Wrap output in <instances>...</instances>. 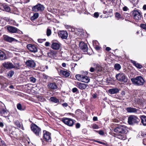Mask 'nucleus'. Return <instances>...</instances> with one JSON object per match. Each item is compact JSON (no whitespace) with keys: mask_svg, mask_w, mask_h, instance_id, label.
Returning a JSON list of instances; mask_svg holds the SVG:
<instances>
[{"mask_svg":"<svg viewBox=\"0 0 146 146\" xmlns=\"http://www.w3.org/2000/svg\"><path fill=\"white\" fill-rule=\"evenodd\" d=\"M113 126V129L114 131L117 133L116 137L120 139L125 140L126 139L125 134L127 133V127L125 126L121 125H117L115 127L113 126Z\"/></svg>","mask_w":146,"mask_h":146,"instance_id":"f257e3e1","label":"nucleus"},{"mask_svg":"<svg viewBox=\"0 0 146 146\" xmlns=\"http://www.w3.org/2000/svg\"><path fill=\"white\" fill-rule=\"evenodd\" d=\"M38 17V13H36L34 14L33 16L31 17V20L33 21L36 19Z\"/></svg>","mask_w":146,"mask_h":146,"instance_id":"c9c22d12","label":"nucleus"},{"mask_svg":"<svg viewBox=\"0 0 146 146\" xmlns=\"http://www.w3.org/2000/svg\"><path fill=\"white\" fill-rule=\"evenodd\" d=\"M131 62L133 64V65H134L137 68L141 69L142 68V65L140 64L137 63L136 62L132 60H131Z\"/></svg>","mask_w":146,"mask_h":146,"instance_id":"c85d7f7f","label":"nucleus"},{"mask_svg":"<svg viewBox=\"0 0 146 146\" xmlns=\"http://www.w3.org/2000/svg\"><path fill=\"white\" fill-rule=\"evenodd\" d=\"M99 16V14L98 12H95L94 14V17L96 18H97Z\"/></svg>","mask_w":146,"mask_h":146,"instance_id":"5fc2aeb1","label":"nucleus"},{"mask_svg":"<svg viewBox=\"0 0 146 146\" xmlns=\"http://www.w3.org/2000/svg\"><path fill=\"white\" fill-rule=\"evenodd\" d=\"M88 86V84H86L79 82L77 83V87L82 90L85 89Z\"/></svg>","mask_w":146,"mask_h":146,"instance_id":"6ab92c4d","label":"nucleus"},{"mask_svg":"<svg viewBox=\"0 0 146 146\" xmlns=\"http://www.w3.org/2000/svg\"><path fill=\"white\" fill-rule=\"evenodd\" d=\"M61 44L59 42H53L51 45V48L53 49L57 50L60 48Z\"/></svg>","mask_w":146,"mask_h":146,"instance_id":"412c9836","label":"nucleus"},{"mask_svg":"<svg viewBox=\"0 0 146 146\" xmlns=\"http://www.w3.org/2000/svg\"><path fill=\"white\" fill-rule=\"evenodd\" d=\"M113 121L115 122H118L119 121V120L118 119L115 118L113 119Z\"/></svg>","mask_w":146,"mask_h":146,"instance_id":"0e129e2a","label":"nucleus"},{"mask_svg":"<svg viewBox=\"0 0 146 146\" xmlns=\"http://www.w3.org/2000/svg\"><path fill=\"white\" fill-rule=\"evenodd\" d=\"M14 74V72L13 71L11 70L9 71L7 74V76L9 78L11 77Z\"/></svg>","mask_w":146,"mask_h":146,"instance_id":"a19ab883","label":"nucleus"},{"mask_svg":"<svg viewBox=\"0 0 146 146\" xmlns=\"http://www.w3.org/2000/svg\"><path fill=\"white\" fill-rule=\"evenodd\" d=\"M50 100L56 103H58L59 102V100L54 97H51L50 98Z\"/></svg>","mask_w":146,"mask_h":146,"instance_id":"72a5a7b5","label":"nucleus"},{"mask_svg":"<svg viewBox=\"0 0 146 146\" xmlns=\"http://www.w3.org/2000/svg\"><path fill=\"white\" fill-rule=\"evenodd\" d=\"M9 114V112L8 110L4 109V108L0 107V115L4 117L7 116Z\"/></svg>","mask_w":146,"mask_h":146,"instance_id":"f3484780","label":"nucleus"},{"mask_svg":"<svg viewBox=\"0 0 146 146\" xmlns=\"http://www.w3.org/2000/svg\"><path fill=\"white\" fill-rule=\"evenodd\" d=\"M131 81L134 85L137 86L143 85L144 83V80L141 76H138L135 78L131 79Z\"/></svg>","mask_w":146,"mask_h":146,"instance_id":"7ed1b4c3","label":"nucleus"},{"mask_svg":"<svg viewBox=\"0 0 146 146\" xmlns=\"http://www.w3.org/2000/svg\"><path fill=\"white\" fill-rule=\"evenodd\" d=\"M46 39H38V41L40 43H42L43 41H45Z\"/></svg>","mask_w":146,"mask_h":146,"instance_id":"4d7b16f0","label":"nucleus"},{"mask_svg":"<svg viewBox=\"0 0 146 146\" xmlns=\"http://www.w3.org/2000/svg\"><path fill=\"white\" fill-rule=\"evenodd\" d=\"M132 12L133 16L134 19L137 21L141 19L142 16L139 11L137 10H134Z\"/></svg>","mask_w":146,"mask_h":146,"instance_id":"6e6552de","label":"nucleus"},{"mask_svg":"<svg viewBox=\"0 0 146 146\" xmlns=\"http://www.w3.org/2000/svg\"><path fill=\"white\" fill-rule=\"evenodd\" d=\"M5 54L2 51L0 50V60H3L6 59Z\"/></svg>","mask_w":146,"mask_h":146,"instance_id":"7c9ffc66","label":"nucleus"},{"mask_svg":"<svg viewBox=\"0 0 146 146\" xmlns=\"http://www.w3.org/2000/svg\"><path fill=\"white\" fill-rule=\"evenodd\" d=\"M4 9L7 12H9L11 11V9L10 7L8 6L4 5H3Z\"/></svg>","mask_w":146,"mask_h":146,"instance_id":"e433bc0d","label":"nucleus"},{"mask_svg":"<svg viewBox=\"0 0 146 146\" xmlns=\"http://www.w3.org/2000/svg\"><path fill=\"white\" fill-rule=\"evenodd\" d=\"M141 27L146 31V24H142L140 25Z\"/></svg>","mask_w":146,"mask_h":146,"instance_id":"09e8293b","label":"nucleus"},{"mask_svg":"<svg viewBox=\"0 0 146 146\" xmlns=\"http://www.w3.org/2000/svg\"><path fill=\"white\" fill-rule=\"evenodd\" d=\"M7 29L9 32L11 33H18L19 30L15 27L9 26L7 27Z\"/></svg>","mask_w":146,"mask_h":146,"instance_id":"dca6fc26","label":"nucleus"},{"mask_svg":"<svg viewBox=\"0 0 146 146\" xmlns=\"http://www.w3.org/2000/svg\"><path fill=\"white\" fill-rule=\"evenodd\" d=\"M76 117L78 119L82 117L84 115V113L80 109L77 110L75 112Z\"/></svg>","mask_w":146,"mask_h":146,"instance_id":"a211bd4d","label":"nucleus"},{"mask_svg":"<svg viewBox=\"0 0 146 146\" xmlns=\"http://www.w3.org/2000/svg\"><path fill=\"white\" fill-rule=\"evenodd\" d=\"M92 127L93 129H98L99 128V126L96 124L94 125Z\"/></svg>","mask_w":146,"mask_h":146,"instance_id":"864d4df0","label":"nucleus"},{"mask_svg":"<svg viewBox=\"0 0 146 146\" xmlns=\"http://www.w3.org/2000/svg\"><path fill=\"white\" fill-rule=\"evenodd\" d=\"M82 76L80 74H77L76 76V78L78 80L81 81Z\"/></svg>","mask_w":146,"mask_h":146,"instance_id":"37998d69","label":"nucleus"},{"mask_svg":"<svg viewBox=\"0 0 146 146\" xmlns=\"http://www.w3.org/2000/svg\"><path fill=\"white\" fill-rule=\"evenodd\" d=\"M76 34L79 36V38L83 37L84 36V32L83 29L78 28L75 31Z\"/></svg>","mask_w":146,"mask_h":146,"instance_id":"ddd939ff","label":"nucleus"},{"mask_svg":"<svg viewBox=\"0 0 146 146\" xmlns=\"http://www.w3.org/2000/svg\"><path fill=\"white\" fill-rule=\"evenodd\" d=\"M46 33V35L48 36H50L51 34V30L48 28L47 29Z\"/></svg>","mask_w":146,"mask_h":146,"instance_id":"a18cd8bd","label":"nucleus"},{"mask_svg":"<svg viewBox=\"0 0 146 146\" xmlns=\"http://www.w3.org/2000/svg\"><path fill=\"white\" fill-rule=\"evenodd\" d=\"M38 100V101L41 102H43L46 100V99L42 96H41L37 97Z\"/></svg>","mask_w":146,"mask_h":146,"instance_id":"ea45409f","label":"nucleus"},{"mask_svg":"<svg viewBox=\"0 0 146 146\" xmlns=\"http://www.w3.org/2000/svg\"><path fill=\"white\" fill-rule=\"evenodd\" d=\"M139 121V119L137 117L134 115H131L128 118V122L130 125L137 124Z\"/></svg>","mask_w":146,"mask_h":146,"instance_id":"39448f33","label":"nucleus"},{"mask_svg":"<svg viewBox=\"0 0 146 146\" xmlns=\"http://www.w3.org/2000/svg\"><path fill=\"white\" fill-rule=\"evenodd\" d=\"M17 109L20 111H24L25 109V107L24 106H22L20 103L18 104H17Z\"/></svg>","mask_w":146,"mask_h":146,"instance_id":"473e14b6","label":"nucleus"},{"mask_svg":"<svg viewBox=\"0 0 146 146\" xmlns=\"http://www.w3.org/2000/svg\"><path fill=\"white\" fill-rule=\"evenodd\" d=\"M5 40L8 42H11L13 41L17 42L18 40L11 37H9L8 36H5L4 37Z\"/></svg>","mask_w":146,"mask_h":146,"instance_id":"5701e85b","label":"nucleus"},{"mask_svg":"<svg viewBox=\"0 0 146 146\" xmlns=\"http://www.w3.org/2000/svg\"><path fill=\"white\" fill-rule=\"evenodd\" d=\"M128 9V8L126 6H124L123 8V10L124 11H127Z\"/></svg>","mask_w":146,"mask_h":146,"instance_id":"680f3d73","label":"nucleus"},{"mask_svg":"<svg viewBox=\"0 0 146 146\" xmlns=\"http://www.w3.org/2000/svg\"><path fill=\"white\" fill-rule=\"evenodd\" d=\"M58 34L59 37L62 39H66L68 37V34L66 31H60Z\"/></svg>","mask_w":146,"mask_h":146,"instance_id":"f8f14e48","label":"nucleus"},{"mask_svg":"<svg viewBox=\"0 0 146 146\" xmlns=\"http://www.w3.org/2000/svg\"><path fill=\"white\" fill-rule=\"evenodd\" d=\"M114 68L117 70H119L121 68L120 65L119 64H116L114 65Z\"/></svg>","mask_w":146,"mask_h":146,"instance_id":"4c0bfd02","label":"nucleus"},{"mask_svg":"<svg viewBox=\"0 0 146 146\" xmlns=\"http://www.w3.org/2000/svg\"><path fill=\"white\" fill-rule=\"evenodd\" d=\"M106 9H105L104 10V11L103 13L104 14H106L108 13H110L112 12V9H109V10H107L106 11Z\"/></svg>","mask_w":146,"mask_h":146,"instance_id":"49530a36","label":"nucleus"},{"mask_svg":"<svg viewBox=\"0 0 146 146\" xmlns=\"http://www.w3.org/2000/svg\"><path fill=\"white\" fill-rule=\"evenodd\" d=\"M27 47L29 50L32 52H36L38 51L37 47L34 45L28 44L27 45Z\"/></svg>","mask_w":146,"mask_h":146,"instance_id":"4468645a","label":"nucleus"},{"mask_svg":"<svg viewBox=\"0 0 146 146\" xmlns=\"http://www.w3.org/2000/svg\"><path fill=\"white\" fill-rule=\"evenodd\" d=\"M119 91L117 88H113L110 89L108 90L109 93L111 94H113L118 93Z\"/></svg>","mask_w":146,"mask_h":146,"instance_id":"cd10ccee","label":"nucleus"},{"mask_svg":"<svg viewBox=\"0 0 146 146\" xmlns=\"http://www.w3.org/2000/svg\"><path fill=\"white\" fill-rule=\"evenodd\" d=\"M72 58L74 61H77L81 58V56L80 54L77 53L74 54L72 56Z\"/></svg>","mask_w":146,"mask_h":146,"instance_id":"393cba45","label":"nucleus"},{"mask_svg":"<svg viewBox=\"0 0 146 146\" xmlns=\"http://www.w3.org/2000/svg\"><path fill=\"white\" fill-rule=\"evenodd\" d=\"M93 45L94 46L97 45L98 44V42L96 40L94 41L93 42Z\"/></svg>","mask_w":146,"mask_h":146,"instance_id":"13d9d810","label":"nucleus"},{"mask_svg":"<svg viewBox=\"0 0 146 146\" xmlns=\"http://www.w3.org/2000/svg\"><path fill=\"white\" fill-rule=\"evenodd\" d=\"M5 131L11 137H12L11 135H14V134L15 133L11 129L10 127H7L6 129L5 130Z\"/></svg>","mask_w":146,"mask_h":146,"instance_id":"b1692460","label":"nucleus"},{"mask_svg":"<svg viewBox=\"0 0 146 146\" xmlns=\"http://www.w3.org/2000/svg\"><path fill=\"white\" fill-rule=\"evenodd\" d=\"M25 64L29 68H33L35 67L36 66L35 61L32 59L27 60L25 62Z\"/></svg>","mask_w":146,"mask_h":146,"instance_id":"9b49d317","label":"nucleus"},{"mask_svg":"<svg viewBox=\"0 0 146 146\" xmlns=\"http://www.w3.org/2000/svg\"><path fill=\"white\" fill-rule=\"evenodd\" d=\"M15 124L18 127L20 128L21 127V124L19 121L17 120H15L14 122Z\"/></svg>","mask_w":146,"mask_h":146,"instance_id":"58836bf2","label":"nucleus"},{"mask_svg":"<svg viewBox=\"0 0 146 146\" xmlns=\"http://www.w3.org/2000/svg\"><path fill=\"white\" fill-rule=\"evenodd\" d=\"M115 77L117 80L123 83H126L127 81V77L123 73L120 72L117 74Z\"/></svg>","mask_w":146,"mask_h":146,"instance_id":"20e7f679","label":"nucleus"},{"mask_svg":"<svg viewBox=\"0 0 146 146\" xmlns=\"http://www.w3.org/2000/svg\"><path fill=\"white\" fill-rule=\"evenodd\" d=\"M47 86L49 88L55 90L57 88V86L54 83H50L48 84Z\"/></svg>","mask_w":146,"mask_h":146,"instance_id":"a878e982","label":"nucleus"},{"mask_svg":"<svg viewBox=\"0 0 146 146\" xmlns=\"http://www.w3.org/2000/svg\"><path fill=\"white\" fill-rule=\"evenodd\" d=\"M12 62L14 63L15 65H13L11 63L9 62H5L2 64L3 66L7 69H11L15 68L16 69L19 68V65L18 62H15V58H13Z\"/></svg>","mask_w":146,"mask_h":146,"instance_id":"f03ea898","label":"nucleus"},{"mask_svg":"<svg viewBox=\"0 0 146 146\" xmlns=\"http://www.w3.org/2000/svg\"><path fill=\"white\" fill-rule=\"evenodd\" d=\"M80 127V124L79 123H77L76 124V127L77 128H79Z\"/></svg>","mask_w":146,"mask_h":146,"instance_id":"e2e57ef3","label":"nucleus"},{"mask_svg":"<svg viewBox=\"0 0 146 146\" xmlns=\"http://www.w3.org/2000/svg\"><path fill=\"white\" fill-rule=\"evenodd\" d=\"M79 45L80 48L84 52H87L88 50V47L86 44L83 42H80Z\"/></svg>","mask_w":146,"mask_h":146,"instance_id":"2eb2a0df","label":"nucleus"},{"mask_svg":"<svg viewBox=\"0 0 146 146\" xmlns=\"http://www.w3.org/2000/svg\"><path fill=\"white\" fill-rule=\"evenodd\" d=\"M115 0H106V1L107 3L108 4H110L111 5H113Z\"/></svg>","mask_w":146,"mask_h":146,"instance_id":"79ce46f5","label":"nucleus"},{"mask_svg":"<svg viewBox=\"0 0 146 146\" xmlns=\"http://www.w3.org/2000/svg\"><path fill=\"white\" fill-rule=\"evenodd\" d=\"M18 92H17L15 91H9V93L11 94H16Z\"/></svg>","mask_w":146,"mask_h":146,"instance_id":"603ef678","label":"nucleus"},{"mask_svg":"<svg viewBox=\"0 0 146 146\" xmlns=\"http://www.w3.org/2000/svg\"><path fill=\"white\" fill-rule=\"evenodd\" d=\"M60 73L62 74L65 77H68L70 75L69 72L68 71L66 70H61L60 71Z\"/></svg>","mask_w":146,"mask_h":146,"instance_id":"bb28decb","label":"nucleus"},{"mask_svg":"<svg viewBox=\"0 0 146 146\" xmlns=\"http://www.w3.org/2000/svg\"><path fill=\"white\" fill-rule=\"evenodd\" d=\"M1 146H7L6 144L5 141L3 140L1 141Z\"/></svg>","mask_w":146,"mask_h":146,"instance_id":"8fccbe9b","label":"nucleus"},{"mask_svg":"<svg viewBox=\"0 0 146 146\" xmlns=\"http://www.w3.org/2000/svg\"><path fill=\"white\" fill-rule=\"evenodd\" d=\"M92 66L95 68V70L97 71L100 72L102 70V67L98 64L93 63L92 64Z\"/></svg>","mask_w":146,"mask_h":146,"instance_id":"4be33fe9","label":"nucleus"},{"mask_svg":"<svg viewBox=\"0 0 146 146\" xmlns=\"http://www.w3.org/2000/svg\"><path fill=\"white\" fill-rule=\"evenodd\" d=\"M29 80L31 82L33 83H35L36 80V78L33 77L30 78Z\"/></svg>","mask_w":146,"mask_h":146,"instance_id":"de8ad7c7","label":"nucleus"},{"mask_svg":"<svg viewBox=\"0 0 146 146\" xmlns=\"http://www.w3.org/2000/svg\"><path fill=\"white\" fill-rule=\"evenodd\" d=\"M98 132L99 133L102 135H103L104 134V132L102 131V130H100L99 131H96Z\"/></svg>","mask_w":146,"mask_h":146,"instance_id":"052dcab7","label":"nucleus"},{"mask_svg":"<svg viewBox=\"0 0 146 146\" xmlns=\"http://www.w3.org/2000/svg\"><path fill=\"white\" fill-rule=\"evenodd\" d=\"M62 121L66 124L70 126H72L74 124L75 121L70 118H64Z\"/></svg>","mask_w":146,"mask_h":146,"instance_id":"0eeeda50","label":"nucleus"},{"mask_svg":"<svg viewBox=\"0 0 146 146\" xmlns=\"http://www.w3.org/2000/svg\"><path fill=\"white\" fill-rule=\"evenodd\" d=\"M65 26L66 28L67 29H71V27L70 26H69L67 25H65Z\"/></svg>","mask_w":146,"mask_h":146,"instance_id":"774afa93","label":"nucleus"},{"mask_svg":"<svg viewBox=\"0 0 146 146\" xmlns=\"http://www.w3.org/2000/svg\"><path fill=\"white\" fill-rule=\"evenodd\" d=\"M95 70V68L94 66L91 67L90 68V70L91 72H93Z\"/></svg>","mask_w":146,"mask_h":146,"instance_id":"6e6d98bb","label":"nucleus"},{"mask_svg":"<svg viewBox=\"0 0 146 146\" xmlns=\"http://www.w3.org/2000/svg\"><path fill=\"white\" fill-rule=\"evenodd\" d=\"M126 110L128 112L136 113H138V111H139L138 109L131 107H128L126 108Z\"/></svg>","mask_w":146,"mask_h":146,"instance_id":"aec40b11","label":"nucleus"},{"mask_svg":"<svg viewBox=\"0 0 146 146\" xmlns=\"http://www.w3.org/2000/svg\"><path fill=\"white\" fill-rule=\"evenodd\" d=\"M141 122L143 125H146V116L143 115L141 117Z\"/></svg>","mask_w":146,"mask_h":146,"instance_id":"2f4dec72","label":"nucleus"},{"mask_svg":"<svg viewBox=\"0 0 146 146\" xmlns=\"http://www.w3.org/2000/svg\"><path fill=\"white\" fill-rule=\"evenodd\" d=\"M62 105L64 107H66L68 106V104L66 103H63L62 104Z\"/></svg>","mask_w":146,"mask_h":146,"instance_id":"69168bd1","label":"nucleus"},{"mask_svg":"<svg viewBox=\"0 0 146 146\" xmlns=\"http://www.w3.org/2000/svg\"><path fill=\"white\" fill-rule=\"evenodd\" d=\"M43 137L45 141L47 142H50L51 141V133L46 131H43Z\"/></svg>","mask_w":146,"mask_h":146,"instance_id":"9d476101","label":"nucleus"},{"mask_svg":"<svg viewBox=\"0 0 146 146\" xmlns=\"http://www.w3.org/2000/svg\"><path fill=\"white\" fill-rule=\"evenodd\" d=\"M94 48L97 50H100V47L98 46V45L94 46Z\"/></svg>","mask_w":146,"mask_h":146,"instance_id":"bf43d9fd","label":"nucleus"},{"mask_svg":"<svg viewBox=\"0 0 146 146\" xmlns=\"http://www.w3.org/2000/svg\"><path fill=\"white\" fill-rule=\"evenodd\" d=\"M50 43L49 42H45V45L46 46H49Z\"/></svg>","mask_w":146,"mask_h":146,"instance_id":"338daca9","label":"nucleus"},{"mask_svg":"<svg viewBox=\"0 0 146 146\" xmlns=\"http://www.w3.org/2000/svg\"><path fill=\"white\" fill-rule=\"evenodd\" d=\"M48 56L50 58H52L54 57L56 55L55 52L54 51H52L48 53Z\"/></svg>","mask_w":146,"mask_h":146,"instance_id":"f704fd0d","label":"nucleus"},{"mask_svg":"<svg viewBox=\"0 0 146 146\" xmlns=\"http://www.w3.org/2000/svg\"><path fill=\"white\" fill-rule=\"evenodd\" d=\"M72 91L74 93L78 92V90L77 88H74L72 89Z\"/></svg>","mask_w":146,"mask_h":146,"instance_id":"3c124183","label":"nucleus"},{"mask_svg":"<svg viewBox=\"0 0 146 146\" xmlns=\"http://www.w3.org/2000/svg\"><path fill=\"white\" fill-rule=\"evenodd\" d=\"M115 17L116 18H118V20L120 18H121L123 19V17H121L120 14L118 13L117 12L115 13Z\"/></svg>","mask_w":146,"mask_h":146,"instance_id":"c03bdc74","label":"nucleus"},{"mask_svg":"<svg viewBox=\"0 0 146 146\" xmlns=\"http://www.w3.org/2000/svg\"><path fill=\"white\" fill-rule=\"evenodd\" d=\"M31 128V130L36 136L39 135L41 131L40 128L35 124L32 125Z\"/></svg>","mask_w":146,"mask_h":146,"instance_id":"423d86ee","label":"nucleus"},{"mask_svg":"<svg viewBox=\"0 0 146 146\" xmlns=\"http://www.w3.org/2000/svg\"><path fill=\"white\" fill-rule=\"evenodd\" d=\"M90 78L87 76H84L83 75L82 78L81 82L86 83H88L90 81Z\"/></svg>","mask_w":146,"mask_h":146,"instance_id":"c756f323","label":"nucleus"},{"mask_svg":"<svg viewBox=\"0 0 146 146\" xmlns=\"http://www.w3.org/2000/svg\"><path fill=\"white\" fill-rule=\"evenodd\" d=\"M44 6L40 4H38L32 8V10L36 12L42 11L44 9Z\"/></svg>","mask_w":146,"mask_h":146,"instance_id":"1a4fd4ad","label":"nucleus"}]
</instances>
